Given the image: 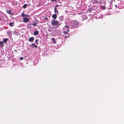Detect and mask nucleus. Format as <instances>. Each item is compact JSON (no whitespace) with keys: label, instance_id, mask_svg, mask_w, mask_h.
Segmentation results:
<instances>
[{"label":"nucleus","instance_id":"13","mask_svg":"<svg viewBox=\"0 0 124 124\" xmlns=\"http://www.w3.org/2000/svg\"><path fill=\"white\" fill-rule=\"evenodd\" d=\"M14 24V22H11L9 24V25L11 26L12 27L13 26Z\"/></svg>","mask_w":124,"mask_h":124},{"label":"nucleus","instance_id":"21","mask_svg":"<svg viewBox=\"0 0 124 124\" xmlns=\"http://www.w3.org/2000/svg\"><path fill=\"white\" fill-rule=\"evenodd\" d=\"M98 0H94V2L95 3H98Z\"/></svg>","mask_w":124,"mask_h":124},{"label":"nucleus","instance_id":"10","mask_svg":"<svg viewBox=\"0 0 124 124\" xmlns=\"http://www.w3.org/2000/svg\"><path fill=\"white\" fill-rule=\"evenodd\" d=\"M39 34V31H34V35H38Z\"/></svg>","mask_w":124,"mask_h":124},{"label":"nucleus","instance_id":"9","mask_svg":"<svg viewBox=\"0 0 124 124\" xmlns=\"http://www.w3.org/2000/svg\"><path fill=\"white\" fill-rule=\"evenodd\" d=\"M21 16L23 17L24 16L26 17H29L30 16H29L28 15H25L24 13H22L21 15Z\"/></svg>","mask_w":124,"mask_h":124},{"label":"nucleus","instance_id":"20","mask_svg":"<svg viewBox=\"0 0 124 124\" xmlns=\"http://www.w3.org/2000/svg\"><path fill=\"white\" fill-rule=\"evenodd\" d=\"M60 19L61 21H62L63 20V17L62 16H61L60 17Z\"/></svg>","mask_w":124,"mask_h":124},{"label":"nucleus","instance_id":"18","mask_svg":"<svg viewBox=\"0 0 124 124\" xmlns=\"http://www.w3.org/2000/svg\"><path fill=\"white\" fill-rule=\"evenodd\" d=\"M7 33L8 35H11L12 33L10 31H8Z\"/></svg>","mask_w":124,"mask_h":124},{"label":"nucleus","instance_id":"23","mask_svg":"<svg viewBox=\"0 0 124 124\" xmlns=\"http://www.w3.org/2000/svg\"><path fill=\"white\" fill-rule=\"evenodd\" d=\"M38 39H36L35 40V42H36V43L37 44H38Z\"/></svg>","mask_w":124,"mask_h":124},{"label":"nucleus","instance_id":"2","mask_svg":"<svg viewBox=\"0 0 124 124\" xmlns=\"http://www.w3.org/2000/svg\"><path fill=\"white\" fill-rule=\"evenodd\" d=\"M69 26L68 25H65V26L64 29L66 30V31H63V35H65L67 33H68L69 31V29L68 28Z\"/></svg>","mask_w":124,"mask_h":124},{"label":"nucleus","instance_id":"6","mask_svg":"<svg viewBox=\"0 0 124 124\" xmlns=\"http://www.w3.org/2000/svg\"><path fill=\"white\" fill-rule=\"evenodd\" d=\"M79 23L78 22V21H75L73 23V24L74 25L77 26H78V25Z\"/></svg>","mask_w":124,"mask_h":124},{"label":"nucleus","instance_id":"16","mask_svg":"<svg viewBox=\"0 0 124 124\" xmlns=\"http://www.w3.org/2000/svg\"><path fill=\"white\" fill-rule=\"evenodd\" d=\"M92 11V8H89L87 10L88 12L91 13Z\"/></svg>","mask_w":124,"mask_h":124},{"label":"nucleus","instance_id":"11","mask_svg":"<svg viewBox=\"0 0 124 124\" xmlns=\"http://www.w3.org/2000/svg\"><path fill=\"white\" fill-rule=\"evenodd\" d=\"M3 42L4 43H6L7 41L8 40V39L7 38L4 39H3Z\"/></svg>","mask_w":124,"mask_h":124},{"label":"nucleus","instance_id":"24","mask_svg":"<svg viewBox=\"0 0 124 124\" xmlns=\"http://www.w3.org/2000/svg\"><path fill=\"white\" fill-rule=\"evenodd\" d=\"M35 45V44L34 43H32V44L31 46H34Z\"/></svg>","mask_w":124,"mask_h":124},{"label":"nucleus","instance_id":"19","mask_svg":"<svg viewBox=\"0 0 124 124\" xmlns=\"http://www.w3.org/2000/svg\"><path fill=\"white\" fill-rule=\"evenodd\" d=\"M27 6V4H25L24 5H23V8L24 9L25 8H26V7Z\"/></svg>","mask_w":124,"mask_h":124},{"label":"nucleus","instance_id":"31","mask_svg":"<svg viewBox=\"0 0 124 124\" xmlns=\"http://www.w3.org/2000/svg\"><path fill=\"white\" fill-rule=\"evenodd\" d=\"M100 2H99V3H99V4H100Z\"/></svg>","mask_w":124,"mask_h":124},{"label":"nucleus","instance_id":"27","mask_svg":"<svg viewBox=\"0 0 124 124\" xmlns=\"http://www.w3.org/2000/svg\"><path fill=\"white\" fill-rule=\"evenodd\" d=\"M51 1H56L57 0H51Z\"/></svg>","mask_w":124,"mask_h":124},{"label":"nucleus","instance_id":"1","mask_svg":"<svg viewBox=\"0 0 124 124\" xmlns=\"http://www.w3.org/2000/svg\"><path fill=\"white\" fill-rule=\"evenodd\" d=\"M51 24L53 26H57V27H58L60 25L61 23L55 19H54L51 21Z\"/></svg>","mask_w":124,"mask_h":124},{"label":"nucleus","instance_id":"12","mask_svg":"<svg viewBox=\"0 0 124 124\" xmlns=\"http://www.w3.org/2000/svg\"><path fill=\"white\" fill-rule=\"evenodd\" d=\"M70 36L69 34L68 33H67V34L65 35L64 37V38H66L69 37Z\"/></svg>","mask_w":124,"mask_h":124},{"label":"nucleus","instance_id":"5","mask_svg":"<svg viewBox=\"0 0 124 124\" xmlns=\"http://www.w3.org/2000/svg\"><path fill=\"white\" fill-rule=\"evenodd\" d=\"M82 17L83 19L82 20H86L87 18V17L86 15H83L82 16Z\"/></svg>","mask_w":124,"mask_h":124},{"label":"nucleus","instance_id":"26","mask_svg":"<svg viewBox=\"0 0 124 124\" xmlns=\"http://www.w3.org/2000/svg\"><path fill=\"white\" fill-rule=\"evenodd\" d=\"M59 6V5H56L55 7V8H56L57 7H58Z\"/></svg>","mask_w":124,"mask_h":124},{"label":"nucleus","instance_id":"25","mask_svg":"<svg viewBox=\"0 0 124 124\" xmlns=\"http://www.w3.org/2000/svg\"><path fill=\"white\" fill-rule=\"evenodd\" d=\"M45 19L46 20H47L48 19V18L46 16Z\"/></svg>","mask_w":124,"mask_h":124},{"label":"nucleus","instance_id":"14","mask_svg":"<svg viewBox=\"0 0 124 124\" xmlns=\"http://www.w3.org/2000/svg\"><path fill=\"white\" fill-rule=\"evenodd\" d=\"M3 42L2 41H0V46L1 47H2L3 46Z\"/></svg>","mask_w":124,"mask_h":124},{"label":"nucleus","instance_id":"30","mask_svg":"<svg viewBox=\"0 0 124 124\" xmlns=\"http://www.w3.org/2000/svg\"><path fill=\"white\" fill-rule=\"evenodd\" d=\"M115 7H116V8H117V5H115Z\"/></svg>","mask_w":124,"mask_h":124},{"label":"nucleus","instance_id":"15","mask_svg":"<svg viewBox=\"0 0 124 124\" xmlns=\"http://www.w3.org/2000/svg\"><path fill=\"white\" fill-rule=\"evenodd\" d=\"M7 12L8 14L10 15H13V14L12 13L11 10H9L8 11H7Z\"/></svg>","mask_w":124,"mask_h":124},{"label":"nucleus","instance_id":"8","mask_svg":"<svg viewBox=\"0 0 124 124\" xmlns=\"http://www.w3.org/2000/svg\"><path fill=\"white\" fill-rule=\"evenodd\" d=\"M54 12L55 14H58L59 13L58 10H57L56 8H54Z\"/></svg>","mask_w":124,"mask_h":124},{"label":"nucleus","instance_id":"7","mask_svg":"<svg viewBox=\"0 0 124 124\" xmlns=\"http://www.w3.org/2000/svg\"><path fill=\"white\" fill-rule=\"evenodd\" d=\"M57 14H53L52 16V18L54 19H56L57 17Z\"/></svg>","mask_w":124,"mask_h":124},{"label":"nucleus","instance_id":"22","mask_svg":"<svg viewBox=\"0 0 124 124\" xmlns=\"http://www.w3.org/2000/svg\"><path fill=\"white\" fill-rule=\"evenodd\" d=\"M32 25L34 26H35L37 25V23H36L35 22L33 24H32Z\"/></svg>","mask_w":124,"mask_h":124},{"label":"nucleus","instance_id":"29","mask_svg":"<svg viewBox=\"0 0 124 124\" xmlns=\"http://www.w3.org/2000/svg\"><path fill=\"white\" fill-rule=\"evenodd\" d=\"M34 46L35 48H36L37 47V46L36 45H35Z\"/></svg>","mask_w":124,"mask_h":124},{"label":"nucleus","instance_id":"17","mask_svg":"<svg viewBox=\"0 0 124 124\" xmlns=\"http://www.w3.org/2000/svg\"><path fill=\"white\" fill-rule=\"evenodd\" d=\"M52 41H54V44H55L56 43V42L55 40V39L54 38H52Z\"/></svg>","mask_w":124,"mask_h":124},{"label":"nucleus","instance_id":"3","mask_svg":"<svg viewBox=\"0 0 124 124\" xmlns=\"http://www.w3.org/2000/svg\"><path fill=\"white\" fill-rule=\"evenodd\" d=\"M23 20L24 22V23H26L28 22L29 21V19L28 18L25 17L24 18Z\"/></svg>","mask_w":124,"mask_h":124},{"label":"nucleus","instance_id":"28","mask_svg":"<svg viewBox=\"0 0 124 124\" xmlns=\"http://www.w3.org/2000/svg\"><path fill=\"white\" fill-rule=\"evenodd\" d=\"M23 59V57H21L20 58V60H22V59Z\"/></svg>","mask_w":124,"mask_h":124},{"label":"nucleus","instance_id":"32","mask_svg":"<svg viewBox=\"0 0 124 124\" xmlns=\"http://www.w3.org/2000/svg\"><path fill=\"white\" fill-rule=\"evenodd\" d=\"M31 26H30V28H31Z\"/></svg>","mask_w":124,"mask_h":124},{"label":"nucleus","instance_id":"4","mask_svg":"<svg viewBox=\"0 0 124 124\" xmlns=\"http://www.w3.org/2000/svg\"><path fill=\"white\" fill-rule=\"evenodd\" d=\"M34 39V38L31 37L29 39V42H33Z\"/></svg>","mask_w":124,"mask_h":124}]
</instances>
